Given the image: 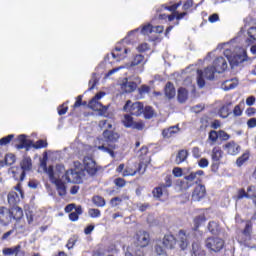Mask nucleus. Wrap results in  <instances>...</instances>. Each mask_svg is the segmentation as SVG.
I'll return each instance as SVG.
<instances>
[{"label": "nucleus", "mask_w": 256, "mask_h": 256, "mask_svg": "<svg viewBox=\"0 0 256 256\" xmlns=\"http://www.w3.org/2000/svg\"><path fill=\"white\" fill-rule=\"evenodd\" d=\"M203 175H205V171L197 170L196 172H190L189 175L184 176L185 181H180L179 187L181 191H187V189L195 185L192 191L193 201H201V199L207 197V188L205 184H203V179L199 178L203 177Z\"/></svg>", "instance_id": "f257e3e1"}, {"label": "nucleus", "mask_w": 256, "mask_h": 256, "mask_svg": "<svg viewBox=\"0 0 256 256\" xmlns=\"http://www.w3.org/2000/svg\"><path fill=\"white\" fill-rule=\"evenodd\" d=\"M121 139V134L115 130H104L102 133V138L98 139L99 151L103 153H108L111 157H115V149H117V143Z\"/></svg>", "instance_id": "f03ea898"}, {"label": "nucleus", "mask_w": 256, "mask_h": 256, "mask_svg": "<svg viewBox=\"0 0 256 256\" xmlns=\"http://www.w3.org/2000/svg\"><path fill=\"white\" fill-rule=\"evenodd\" d=\"M23 219V208H7L0 206V223L5 227L11 225L13 221L16 223H21Z\"/></svg>", "instance_id": "7ed1b4c3"}, {"label": "nucleus", "mask_w": 256, "mask_h": 256, "mask_svg": "<svg viewBox=\"0 0 256 256\" xmlns=\"http://www.w3.org/2000/svg\"><path fill=\"white\" fill-rule=\"evenodd\" d=\"M83 177H85V170H83V164L79 161L74 162V169H70L65 172L62 179H65L67 183H83Z\"/></svg>", "instance_id": "20e7f679"}, {"label": "nucleus", "mask_w": 256, "mask_h": 256, "mask_svg": "<svg viewBox=\"0 0 256 256\" xmlns=\"http://www.w3.org/2000/svg\"><path fill=\"white\" fill-rule=\"evenodd\" d=\"M42 167H44L45 173H47L49 180L53 185H56V191L58 192L59 197H65L67 195V186L63 180L55 177V170L53 166L47 168V162H42Z\"/></svg>", "instance_id": "39448f33"}, {"label": "nucleus", "mask_w": 256, "mask_h": 256, "mask_svg": "<svg viewBox=\"0 0 256 256\" xmlns=\"http://www.w3.org/2000/svg\"><path fill=\"white\" fill-rule=\"evenodd\" d=\"M143 171V166L140 163L133 162L126 164H120L116 168V173L122 175V177H135L137 173H141Z\"/></svg>", "instance_id": "423d86ee"}, {"label": "nucleus", "mask_w": 256, "mask_h": 256, "mask_svg": "<svg viewBox=\"0 0 256 256\" xmlns=\"http://www.w3.org/2000/svg\"><path fill=\"white\" fill-rule=\"evenodd\" d=\"M84 173H86L90 177H95L99 173V170L101 169V166L97 165V162L93 160V158L86 156L83 159V167H82Z\"/></svg>", "instance_id": "0eeeda50"}, {"label": "nucleus", "mask_w": 256, "mask_h": 256, "mask_svg": "<svg viewBox=\"0 0 256 256\" xmlns=\"http://www.w3.org/2000/svg\"><path fill=\"white\" fill-rule=\"evenodd\" d=\"M123 111H125V113H130V115H134L135 117H139V115L143 113V103H133L131 100H128L123 107Z\"/></svg>", "instance_id": "6e6552de"}, {"label": "nucleus", "mask_w": 256, "mask_h": 256, "mask_svg": "<svg viewBox=\"0 0 256 256\" xmlns=\"http://www.w3.org/2000/svg\"><path fill=\"white\" fill-rule=\"evenodd\" d=\"M206 247L209 251L219 253L225 247V240L219 237H209L206 239Z\"/></svg>", "instance_id": "1a4fd4ad"}, {"label": "nucleus", "mask_w": 256, "mask_h": 256, "mask_svg": "<svg viewBox=\"0 0 256 256\" xmlns=\"http://www.w3.org/2000/svg\"><path fill=\"white\" fill-rule=\"evenodd\" d=\"M139 163L140 167H143L142 173L147 171V167L151 164V156L149 155V148L147 146H142L139 151Z\"/></svg>", "instance_id": "9d476101"}, {"label": "nucleus", "mask_w": 256, "mask_h": 256, "mask_svg": "<svg viewBox=\"0 0 256 256\" xmlns=\"http://www.w3.org/2000/svg\"><path fill=\"white\" fill-rule=\"evenodd\" d=\"M135 239V244L141 249L149 246V243H151V236L146 231H138L135 235Z\"/></svg>", "instance_id": "9b49d317"}, {"label": "nucleus", "mask_w": 256, "mask_h": 256, "mask_svg": "<svg viewBox=\"0 0 256 256\" xmlns=\"http://www.w3.org/2000/svg\"><path fill=\"white\" fill-rule=\"evenodd\" d=\"M123 125L127 129H136V131H143L145 124L143 122H134L131 115H124Z\"/></svg>", "instance_id": "f8f14e48"}, {"label": "nucleus", "mask_w": 256, "mask_h": 256, "mask_svg": "<svg viewBox=\"0 0 256 256\" xmlns=\"http://www.w3.org/2000/svg\"><path fill=\"white\" fill-rule=\"evenodd\" d=\"M145 63H147V59L143 54H136L133 56L129 67H140V73H143L145 70Z\"/></svg>", "instance_id": "ddd939ff"}, {"label": "nucleus", "mask_w": 256, "mask_h": 256, "mask_svg": "<svg viewBox=\"0 0 256 256\" xmlns=\"http://www.w3.org/2000/svg\"><path fill=\"white\" fill-rule=\"evenodd\" d=\"M18 144H16V149H25L29 151L33 146V140L27 139L25 134H21L17 138Z\"/></svg>", "instance_id": "4468645a"}, {"label": "nucleus", "mask_w": 256, "mask_h": 256, "mask_svg": "<svg viewBox=\"0 0 256 256\" xmlns=\"http://www.w3.org/2000/svg\"><path fill=\"white\" fill-rule=\"evenodd\" d=\"M131 50L129 48L123 46H116L114 52H112L113 59L116 61H123V59L127 58V53Z\"/></svg>", "instance_id": "2eb2a0df"}, {"label": "nucleus", "mask_w": 256, "mask_h": 256, "mask_svg": "<svg viewBox=\"0 0 256 256\" xmlns=\"http://www.w3.org/2000/svg\"><path fill=\"white\" fill-rule=\"evenodd\" d=\"M213 67L216 73H225L228 68L227 60L223 56L217 57L213 62Z\"/></svg>", "instance_id": "dca6fc26"}, {"label": "nucleus", "mask_w": 256, "mask_h": 256, "mask_svg": "<svg viewBox=\"0 0 256 256\" xmlns=\"http://www.w3.org/2000/svg\"><path fill=\"white\" fill-rule=\"evenodd\" d=\"M177 243L181 251H185L189 247V235H187L185 230H179Z\"/></svg>", "instance_id": "f3484780"}, {"label": "nucleus", "mask_w": 256, "mask_h": 256, "mask_svg": "<svg viewBox=\"0 0 256 256\" xmlns=\"http://www.w3.org/2000/svg\"><path fill=\"white\" fill-rule=\"evenodd\" d=\"M20 167L22 169V173L20 175V181H23L26 175L25 171H31V169H33V161L31 160V157H24L20 162Z\"/></svg>", "instance_id": "a211bd4d"}, {"label": "nucleus", "mask_w": 256, "mask_h": 256, "mask_svg": "<svg viewBox=\"0 0 256 256\" xmlns=\"http://www.w3.org/2000/svg\"><path fill=\"white\" fill-rule=\"evenodd\" d=\"M223 149L228 153V155H239L241 146H239L235 141H230L223 145Z\"/></svg>", "instance_id": "6ab92c4d"}, {"label": "nucleus", "mask_w": 256, "mask_h": 256, "mask_svg": "<svg viewBox=\"0 0 256 256\" xmlns=\"http://www.w3.org/2000/svg\"><path fill=\"white\" fill-rule=\"evenodd\" d=\"M163 247L166 249H175L177 246V238L173 234H166L162 239Z\"/></svg>", "instance_id": "aec40b11"}, {"label": "nucleus", "mask_w": 256, "mask_h": 256, "mask_svg": "<svg viewBox=\"0 0 256 256\" xmlns=\"http://www.w3.org/2000/svg\"><path fill=\"white\" fill-rule=\"evenodd\" d=\"M15 231H18V233H25V224H21V222H16L14 224V227L10 231L3 234L2 241L9 239V237H11V235H13Z\"/></svg>", "instance_id": "412c9836"}, {"label": "nucleus", "mask_w": 256, "mask_h": 256, "mask_svg": "<svg viewBox=\"0 0 256 256\" xmlns=\"http://www.w3.org/2000/svg\"><path fill=\"white\" fill-rule=\"evenodd\" d=\"M3 255L5 256H25V252L21 251V245H16L11 248H4L2 250Z\"/></svg>", "instance_id": "4be33fe9"}, {"label": "nucleus", "mask_w": 256, "mask_h": 256, "mask_svg": "<svg viewBox=\"0 0 256 256\" xmlns=\"http://www.w3.org/2000/svg\"><path fill=\"white\" fill-rule=\"evenodd\" d=\"M179 126H170L162 130L163 139H172V137H176L179 133Z\"/></svg>", "instance_id": "5701e85b"}, {"label": "nucleus", "mask_w": 256, "mask_h": 256, "mask_svg": "<svg viewBox=\"0 0 256 256\" xmlns=\"http://www.w3.org/2000/svg\"><path fill=\"white\" fill-rule=\"evenodd\" d=\"M7 199H8V204L11 207L10 209L19 208V206H17V205H19L21 198H19V194H17V192H15V191L9 192Z\"/></svg>", "instance_id": "b1692460"}, {"label": "nucleus", "mask_w": 256, "mask_h": 256, "mask_svg": "<svg viewBox=\"0 0 256 256\" xmlns=\"http://www.w3.org/2000/svg\"><path fill=\"white\" fill-rule=\"evenodd\" d=\"M205 223H207V216H205V214L195 216L193 219V231H199V228L203 227Z\"/></svg>", "instance_id": "393cba45"}, {"label": "nucleus", "mask_w": 256, "mask_h": 256, "mask_svg": "<svg viewBox=\"0 0 256 256\" xmlns=\"http://www.w3.org/2000/svg\"><path fill=\"white\" fill-rule=\"evenodd\" d=\"M255 191V186H249L247 188V192L245 189L241 188L238 190V194L236 196V199L241 200V199H251V194L254 193Z\"/></svg>", "instance_id": "a878e982"}, {"label": "nucleus", "mask_w": 256, "mask_h": 256, "mask_svg": "<svg viewBox=\"0 0 256 256\" xmlns=\"http://www.w3.org/2000/svg\"><path fill=\"white\" fill-rule=\"evenodd\" d=\"M164 94L167 99H174L175 95H177V91L175 90V85L173 82H167L164 87Z\"/></svg>", "instance_id": "bb28decb"}, {"label": "nucleus", "mask_w": 256, "mask_h": 256, "mask_svg": "<svg viewBox=\"0 0 256 256\" xmlns=\"http://www.w3.org/2000/svg\"><path fill=\"white\" fill-rule=\"evenodd\" d=\"M188 157H189L188 150H185V149L179 150L175 158L176 165H181V163H185Z\"/></svg>", "instance_id": "cd10ccee"}, {"label": "nucleus", "mask_w": 256, "mask_h": 256, "mask_svg": "<svg viewBox=\"0 0 256 256\" xmlns=\"http://www.w3.org/2000/svg\"><path fill=\"white\" fill-rule=\"evenodd\" d=\"M247 61V54H236L230 60V64L234 67L241 65V63H245Z\"/></svg>", "instance_id": "c85d7f7f"}, {"label": "nucleus", "mask_w": 256, "mask_h": 256, "mask_svg": "<svg viewBox=\"0 0 256 256\" xmlns=\"http://www.w3.org/2000/svg\"><path fill=\"white\" fill-rule=\"evenodd\" d=\"M121 89L124 93H133L137 89V84L133 81H126L122 83Z\"/></svg>", "instance_id": "c756f323"}, {"label": "nucleus", "mask_w": 256, "mask_h": 256, "mask_svg": "<svg viewBox=\"0 0 256 256\" xmlns=\"http://www.w3.org/2000/svg\"><path fill=\"white\" fill-rule=\"evenodd\" d=\"M137 31H140L141 35H151V33L154 31V26L148 23L141 28H137L131 31L130 33H137Z\"/></svg>", "instance_id": "7c9ffc66"}, {"label": "nucleus", "mask_w": 256, "mask_h": 256, "mask_svg": "<svg viewBox=\"0 0 256 256\" xmlns=\"http://www.w3.org/2000/svg\"><path fill=\"white\" fill-rule=\"evenodd\" d=\"M177 99L180 103H185L187 99H189V91H187L185 88L180 87L178 89V95Z\"/></svg>", "instance_id": "2f4dec72"}, {"label": "nucleus", "mask_w": 256, "mask_h": 256, "mask_svg": "<svg viewBox=\"0 0 256 256\" xmlns=\"http://www.w3.org/2000/svg\"><path fill=\"white\" fill-rule=\"evenodd\" d=\"M211 159L212 161L220 162L221 159H223V150H221L219 147H214L212 149Z\"/></svg>", "instance_id": "473e14b6"}, {"label": "nucleus", "mask_w": 256, "mask_h": 256, "mask_svg": "<svg viewBox=\"0 0 256 256\" xmlns=\"http://www.w3.org/2000/svg\"><path fill=\"white\" fill-rule=\"evenodd\" d=\"M208 231H210L212 235H219V233H221V227L217 222L210 221L208 223Z\"/></svg>", "instance_id": "72a5a7b5"}, {"label": "nucleus", "mask_w": 256, "mask_h": 256, "mask_svg": "<svg viewBox=\"0 0 256 256\" xmlns=\"http://www.w3.org/2000/svg\"><path fill=\"white\" fill-rule=\"evenodd\" d=\"M163 193H167V190L161 184H159V186L155 187L152 191V195L155 199H161V197H163Z\"/></svg>", "instance_id": "f704fd0d"}, {"label": "nucleus", "mask_w": 256, "mask_h": 256, "mask_svg": "<svg viewBox=\"0 0 256 256\" xmlns=\"http://www.w3.org/2000/svg\"><path fill=\"white\" fill-rule=\"evenodd\" d=\"M191 173V168L187 169V172L183 173V168L181 167H174L172 170V175H174V177H183V175H185V177H187V175H189Z\"/></svg>", "instance_id": "c9c22d12"}, {"label": "nucleus", "mask_w": 256, "mask_h": 256, "mask_svg": "<svg viewBox=\"0 0 256 256\" xmlns=\"http://www.w3.org/2000/svg\"><path fill=\"white\" fill-rule=\"evenodd\" d=\"M83 214V208L81 206H78L75 208V212H71L69 214L70 221H79V215Z\"/></svg>", "instance_id": "e433bc0d"}, {"label": "nucleus", "mask_w": 256, "mask_h": 256, "mask_svg": "<svg viewBox=\"0 0 256 256\" xmlns=\"http://www.w3.org/2000/svg\"><path fill=\"white\" fill-rule=\"evenodd\" d=\"M229 107H231V103L223 105L218 111L219 117L227 119L229 117Z\"/></svg>", "instance_id": "4c0bfd02"}, {"label": "nucleus", "mask_w": 256, "mask_h": 256, "mask_svg": "<svg viewBox=\"0 0 256 256\" xmlns=\"http://www.w3.org/2000/svg\"><path fill=\"white\" fill-rule=\"evenodd\" d=\"M251 233H253V223H251V221H248L242 231V235H244V237H247V239H251Z\"/></svg>", "instance_id": "58836bf2"}, {"label": "nucleus", "mask_w": 256, "mask_h": 256, "mask_svg": "<svg viewBox=\"0 0 256 256\" xmlns=\"http://www.w3.org/2000/svg\"><path fill=\"white\" fill-rule=\"evenodd\" d=\"M98 127H100V129H104V131H111V129H113V122H111V120H100Z\"/></svg>", "instance_id": "ea45409f"}, {"label": "nucleus", "mask_w": 256, "mask_h": 256, "mask_svg": "<svg viewBox=\"0 0 256 256\" xmlns=\"http://www.w3.org/2000/svg\"><path fill=\"white\" fill-rule=\"evenodd\" d=\"M92 203H94L96 207H105L107 202L105 201V198H103L102 196L95 195L92 197Z\"/></svg>", "instance_id": "a19ab883"}, {"label": "nucleus", "mask_w": 256, "mask_h": 256, "mask_svg": "<svg viewBox=\"0 0 256 256\" xmlns=\"http://www.w3.org/2000/svg\"><path fill=\"white\" fill-rule=\"evenodd\" d=\"M88 107L92 109V111H101V109H103V104L96 100H90L88 103Z\"/></svg>", "instance_id": "79ce46f5"}, {"label": "nucleus", "mask_w": 256, "mask_h": 256, "mask_svg": "<svg viewBox=\"0 0 256 256\" xmlns=\"http://www.w3.org/2000/svg\"><path fill=\"white\" fill-rule=\"evenodd\" d=\"M249 161V152L243 153L236 160L237 167H243V164Z\"/></svg>", "instance_id": "37998d69"}, {"label": "nucleus", "mask_w": 256, "mask_h": 256, "mask_svg": "<svg viewBox=\"0 0 256 256\" xmlns=\"http://www.w3.org/2000/svg\"><path fill=\"white\" fill-rule=\"evenodd\" d=\"M49 145V143H47V140H37L36 143H33L32 141V147L33 149H47V146Z\"/></svg>", "instance_id": "c03bdc74"}, {"label": "nucleus", "mask_w": 256, "mask_h": 256, "mask_svg": "<svg viewBox=\"0 0 256 256\" xmlns=\"http://www.w3.org/2000/svg\"><path fill=\"white\" fill-rule=\"evenodd\" d=\"M205 250L201 249L199 245L192 244V256H206Z\"/></svg>", "instance_id": "a18cd8bd"}, {"label": "nucleus", "mask_w": 256, "mask_h": 256, "mask_svg": "<svg viewBox=\"0 0 256 256\" xmlns=\"http://www.w3.org/2000/svg\"><path fill=\"white\" fill-rule=\"evenodd\" d=\"M248 34V39L247 41H249L250 43H255L256 41V26H252L248 29L247 31Z\"/></svg>", "instance_id": "49530a36"}, {"label": "nucleus", "mask_w": 256, "mask_h": 256, "mask_svg": "<svg viewBox=\"0 0 256 256\" xmlns=\"http://www.w3.org/2000/svg\"><path fill=\"white\" fill-rule=\"evenodd\" d=\"M215 73H217V71H215V67L206 68L204 70V76L206 77V79H209L210 81L215 79Z\"/></svg>", "instance_id": "de8ad7c7"}, {"label": "nucleus", "mask_w": 256, "mask_h": 256, "mask_svg": "<svg viewBox=\"0 0 256 256\" xmlns=\"http://www.w3.org/2000/svg\"><path fill=\"white\" fill-rule=\"evenodd\" d=\"M233 81V79L231 80H226L223 82V89L224 91H231V89H235V87H237V83L235 82H231Z\"/></svg>", "instance_id": "09e8293b"}, {"label": "nucleus", "mask_w": 256, "mask_h": 256, "mask_svg": "<svg viewBox=\"0 0 256 256\" xmlns=\"http://www.w3.org/2000/svg\"><path fill=\"white\" fill-rule=\"evenodd\" d=\"M143 115L145 119H151L154 115L153 107L151 106H143Z\"/></svg>", "instance_id": "8fccbe9b"}, {"label": "nucleus", "mask_w": 256, "mask_h": 256, "mask_svg": "<svg viewBox=\"0 0 256 256\" xmlns=\"http://www.w3.org/2000/svg\"><path fill=\"white\" fill-rule=\"evenodd\" d=\"M208 139L209 141H211V143L219 141V130H210V132L208 133Z\"/></svg>", "instance_id": "3c124183"}, {"label": "nucleus", "mask_w": 256, "mask_h": 256, "mask_svg": "<svg viewBox=\"0 0 256 256\" xmlns=\"http://www.w3.org/2000/svg\"><path fill=\"white\" fill-rule=\"evenodd\" d=\"M13 139H15L14 134H9L8 136L1 138L0 146L3 147L5 145H9V143H11V141H13Z\"/></svg>", "instance_id": "603ef678"}, {"label": "nucleus", "mask_w": 256, "mask_h": 256, "mask_svg": "<svg viewBox=\"0 0 256 256\" xmlns=\"http://www.w3.org/2000/svg\"><path fill=\"white\" fill-rule=\"evenodd\" d=\"M218 139L220 141H229V139H231V135L225 130H218Z\"/></svg>", "instance_id": "864d4df0"}, {"label": "nucleus", "mask_w": 256, "mask_h": 256, "mask_svg": "<svg viewBox=\"0 0 256 256\" xmlns=\"http://www.w3.org/2000/svg\"><path fill=\"white\" fill-rule=\"evenodd\" d=\"M81 105H83L84 107H86L87 105V101H84L83 102V96L82 95H79L76 97V101L73 105V109H77L79 107H81Z\"/></svg>", "instance_id": "5fc2aeb1"}, {"label": "nucleus", "mask_w": 256, "mask_h": 256, "mask_svg": "<svg viewBox=\"0 0 256 256\" xmlns=\"http://www.w3.org/2000/svg\"><path fill=\"white\" fill-rule=\"evenodd\" d=\"M88 215L92 218V219H97L98 217H101V210L97 209V208H90L88 210Z\"/></svg>", "instance_id": "6e6d98bb"}, {"label": "nucleus", "mask_w": 256, "mask_h": 256, "mask_svg": "<svg viewBox=\"0 0 256 256\" xmlns=\"http://www.w3.org/2000/svg\"><path fill=\"white\" fill-rule=\"evenodd\" d=\"M114 185L116 187H119L120 189H123V187H125V185H127V180H125L124 178H121V177L115 178Z\"/></svg>", "instance_id": "4d7b16f0"}, {"label": "nucleus", "mask_w": 256, "mask_h": 256, "mask_svg": "<svg viewBox=\"0 0 256 256\" xmlns=\"http://www.w3.org/2000/svg\"><path fill=\"white\" fill-rule=\"evenodd\" d=\"M197 85L200 87V89L205 87V79L203 78V71L201 70H198Z\"/></svg>", "instance_id": "13d9d810"}, {"label": "nucleus", "mask_w": 256, "mask_h": 256, "mask_svg": "<svg viewBox=\"0 0 256 256\" xmlns=\"http://www.w3.org/2000/svg\"><path fill=\"white\" fill-rule=\"evenodd\" d=\"M164 181L165 183H161V185L163 187H165V189H169V187H171L173 185V176L171 175H167L165 178H164Z\"/></svg>", "instance_id": "bf43d9fd"}, {"label": "nucleus", "mask_w": 256, "mask_h": 256, "mask_svg": "<svg viewBox=\"0 0 256 256\" xmlns=\"http://www.w3.org/2000/svg\"><path fill=\"white\" fill-rule=\"evenodd\" d=\"M17 161V158L15 157L14 154H7L5 156V163L6 165H13Z\"/></svg>", "instance_id": "052dcab7"}, {"label": "nucleus", "mask_w": 256, "mask_h": 256, "mask_svg": "<svg viewBox=\"0 0 256 256\" xmlns=\"http://www.w3.org/2000/svg\"><path fill=\"white\" fill-rule=\"evenodd\" d=\"M138 92L140 95H145V93H151V86H149L147 84H143L138 89Z\"/></svg>", "instance_id": "680f3d73"}, {"label": "nucleus", "mask_w": 256, "mask_h": 256, "mask_svg": "<svg viewBox=\"0 0 256 256\" xmlns=\"http://www.w3.org/2000/svg\"><path fill=\"white\" fill-rule=\"evenodd\" d=\"M182 2L179 1L171 6H166L165 9L166 11H172V13H177V9H179V7H181Z\"/></svg>", "instance_id": "e2e57ef3"}, {"label": "nucleus", "mask_w": 256, "mask_h": 256, "mask_svg": "<svg viewBox=\"0 0 256 256\" xmlns=\"http://www.w3.org/2000/svg\"><path fill=\"white\" fill-rule=\"evenodd\" d=\"M149 49H151V48L149 47V45L147 43H142V44L138 45V47H137V51L139 53H145V52L149 51Z\"/></svg>", "instance_id": "0e129e2a"}, {"label": "nucleus", "mask_w": 256, "mask_h": 256, "mask_svg": "<svg viewBox=\"0 0 256 256\" xmlns=\"http://www.w3.org/2000/svg\"><path fill=\"white\" fill-rule=\"evenodd\" d=\"M123 203V199L120 197H114L110 200L111 207H117L118 205H121Z\"/></svg>", "instance_id": "69168bd1"}, {"label": "nucleus", "mask_w": 256, "mask_h": 256, "mask_svg": "<svg viewBox=\"0 0 256 256\" xmlns=\"http://www.w3.org/2000/svg\"><path fill=\"white\" fill-rule=\"evenodd\" d=\"M75 243H77V238L75 236H73L72 238L68 239L66 247L68 249H73V247H75Z\"/></svg>", "instance_id": "338daca9"}, {"label": "nucleus", "mask_w": 256, "mask_h": 256, "mask_svg": "<svg viewBox=\"0 0 256 256\" xmlns=\"http://www.w3.org/2000/svg\"><path fill=\"white\" fill-rule=\"evenodd\" d=\"M67 111H69V107L65 104L58 107V115H65Z\"/></svg>", "instance_id": "774afa93"}]
</instances>
